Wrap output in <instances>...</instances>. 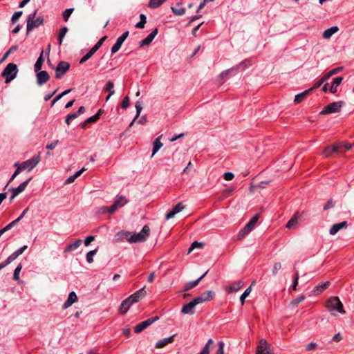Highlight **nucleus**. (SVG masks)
<instances>
[{
    "label": "nucleus",
    "instance_id": "obj_15",
    "mask_svg": "<svg viewBox=\"0 0 354 354\" xmlns=\"http://www.w3.org/2000/svg\"><path fill=\"white\" fill-rule=\"evenodd\" d=\"M78 300L77 296L74 291H72L69 293L66 301L64 303L62 306V308L64 310L67 309L70 306H71L74 303L77 302Z\"/></svg>",
    "mask_w": 354,
    "mask_h": 354
},
{
    "label": "nucleus",
    "instance_id": "obj_28",
    "mask_svg": "<svg viewBox=\"0 0 354 354\" xmlns=\"http://www.w3.org/2000/svg\"><path fill=\"white\" fill-rule=\"evenodd\" d=\"M298 218H299V213H295L293 216L288 221V222L286 224V227L288 229H292L296 227L298 224Z\"/></svg>",
    "mask_w": 354,
    "mask_h": 354
},
{
    "label": "nucleus",
    "instance_id": "obj_6",
    "mask_svg": "<svg viewBox=\"0 0 354 354\" xmlns=\"http://www.w3.org/2000/svg\"><path fill=\"white\" fill-rule=\"evenodd\" d=\"M344 105L345 102L344 101H338L330 103L322 109V111L320 112V114L325 115L339 113Z\"/></svg>",
    "mask_w": 354,
    "mask_h": 354
},
{
    "label": "nucleus",
    "instance_id": "obj_9",
    "mask_svg": "<svg viewBox=\"0 0 354 354\" xmlns=\"http://www.w3.org/2000/svg\"><path fill=\"white\" fill-rule=\"evenodd\" d=\"M159 319V317L155 316L150 317L143 322H141L138 324L134 326V332L136 333H140L142 331H143L145 328L151 326L153 323H154L156 321Z\"/></svg>",
    "mask_w": 354,
    "mask_h": 354
},
{
    "label": "nucleus",
    "instance_id": "obj_39",
    "mask_svg": "<svg viewBox=\"0 0 354 354\" xmlns=\"http://www.w3.org/2000/svg\"><path fill=\"white\" fill-rule=\"evenodd\" d=\"M113 203H115L118 207L120 208L124 206V205L127 203V201L125 197L122 196H118Z\"/></svg>",
    "mask_w": 354,
    "mask_h": 354
},
{
    "label": "nucleus",
    "instance_id": "obj_52",
    "mask_svg": "<svg viewBox=\"0 0 354 354\" xmlns=\"http://www.w3.org/2000/svg\"><path fill=\"white\" fill-rule=\"evenodd\" d=\"M22 269L21 264H19L14 270L13 279L18 281L19 279V273Z\"/></svg>",
    "mask_w": 354,
    "mask_h": 354
},
{
    "label": "nucleus",
    "instance_id": "obj_8",
    "mask_svg": "<svg viewBox=\"0 0 354 354\" xmlns=\"http://www.w3.org/2000/svg\"><path fill=\"white\" fill-rule=\"evenodd\" d=\"M215 297V292L212 290H207L202 292L200 295L195 297L194 301L196 304V305L203 304L204 302H207L214 299Z\"/></svg>",
    "mask_w": 354,
    "mask_h": 354
},
{
    "label": "nucleus",
    "instance_id": "obj_56",
    "mask_svg": "<svg viewBox=\"0 0 354 354\" xmlns=\"http://www.w3.org/2000/svg\"><path fill=\"white\" fill-rule=\"evenodd\" d=\"M129 96H126L124 97V99L122 101L121 107L123 109H126L127 108L129 107Z\"/></svg>",
    "mask_w": 354,
    "mask_h": 354
},
{
    "label": "nucleus",
    "instance_id": "obj_22",
    "mask_svg": "<svg viewBox=\"0 0 354 354\" xmlns=\"http://www.w3.org/2000/svg\"><path fill=\"white\" fill-rule=\"evenodd\" d=\"M26 248H27L26 245H24L23 247L19 248L16 251L12 252L10 255H9L6 259L10 263L15 259H16L19 255H21L25 251V250Z\"/></svg>",
    "mask_w": 354,
    "mask_h": 354
},
{
    "label": "nucleus",
    "instance_id": "obj_7",
    "mask_svg": "<svg viewBox=\"0 0 354 354\" xmlns=\"http://www.w3.org/2000/svg\"><path fill=\"white\" fill-rule=\"evenodd\" d=\"M259 220V215H255L245 226L239 232L238 234V239H243L254 227L255 224Z\"/></svg>",
    "mask_w": 354,
    "mask_h": 354
},
{
    "label": "nucleus",
    "instance_id": "obj_38",
    "mask_svg": "<svg viewBox=\"0 0 354 354\" xmlns=\"http://www.w3.org/2000/svg\"><path fill=\"white\" fill-rule=\"evenodd\" d=\"M68 30V29L66 26H64L59 30V33H58V38H57L59 45H61L62 44L63 39L64 38Z\"/></svg>",
    "mask_w": 354,
    "mask_h": 354
},
{
    "label": "nucleus",
    "instance_id": "obj_11",
    "mask_svg": "<svg viewBox=\"0 0 354 354\" xmlns=\"http://www.w3.org/2000/svg\"><path fill=\"white\" fill-rule=\"evenodd\" d=\"M257 354H273L266 340L262 339L259 341L257 348Z\"/></svg>",
    "mask_w": 354,
    "mask_h": 354
},
{
    "label": "nucleus",
    "instance_id": "obj_16",
    "mask_svg": "<svg viewBox=\"0 0 354 354\" xmlns=\"http://www.w3.org/2000/svg\"><path fill=\"white\" fill-rule=\"evenodd\" d=\"M146 295V291L145 290V288H142L140 290H138V291H136V292H134L133 294H132L131 295H130L128 298L129 300H130L131 301H132V304H133L134 303H136L138 302L140 299L144 297Z\"/></svg>",
    "mask_w": 354,
    "mask_h": 354
},
{
    "label": "nucleus",
    "instance_id": "obj_36",
    "mask_svg": "<svg viewBox=\"0 0 354 354\" xmlns=\"http://www.w3.org/2000/svg\"><path fill=\"white\" fill-rule=\"evenodd\" d=\"M214 344V341L212 339H209L205 346L203 348L202 351L198 354H209L210 353V347Z\"/></svg>",
    "mask_w": 354,
    "mask_h": 354
},
{
    "label": "nucleus",
    "instance_id": "obj_48",
    "mask_svg": "<svg viewBox=\"0 0 354 354\" xmlns=\"http://www.w3.org/2000/svg\"><path fill=\"white\" fill-rule=\"evenodd\" d=\"M252 290V286H250L249 288H248L241 295L240 297V301L241 305H243L245 303V298L250 295Z\"/></svg>",
    "mask_w": 354,
    "mask_h": 354
},
{
    "label": "nucleus",
    "instance_id": "obj_40",
    "mask_svg": "<svg viewBox=\"0 0 354 354\" xmlns=\"http://www.w3.org/2000/svg\"><path fill=\"white\" fill-rule=\"evenodd\" d=\"M166 0H149L148 7L150 8H157L160 6Z\"/></svg>",
    "mask_w": 354,
    "mask_h": 354
},
{
    "label": "nucleus",
    "instance_id": "obj_45",
    "mask_svg": "<svg viewBox=\"0 0 354 354\" xmlns=\"http://www.w3.org/2000/svg\"><path fill=\"white\" fill-rule=\"evenodd\" d=\"M306 299L305 296L304 295H301L298 297H297L296 299L292 300L290 303V305L292 307V308H295L297 307L301 302H302L303 301H304V299Z\"/></svg>",
    "mask_w": 354,
    "mask_h": 354
},
{
    "label": "nucleus",
    "instance_id": "obj_14",
    "mask_svg": "<svg viewBox=\"0 0 354 354\" xmlns=\"http://www.w3.org/2000/svg\"><path fill=\"white\" fill-rule=\"evenodd\" d=\"M36 77L37 84L41 86L49 80L50 75L46 71H39L36 74Z\"/></svg>",
    "mask_w": 354,
    "mask_h": 354
},
{
    "label": "nucleus",
    "instance_id": "obj_12",
    "mask_svg": "<svg viewBox=\"0 0 354 354\" xmlns=\"http://www.w3.org/2000/svg\"><path fill=\"white\" fill-rule=\"evenodd\" d=\"M129 36V31L124 32L121 36H120L117 40L115 44L111 48V54H115L117 53L120 48H121V46L122 45L123 42L125 41V39Z\"/></svg>",
    "mask_w": 354,
    "mask_h": 354
},
{
    "label": "nucleus",
    "instance_id": "obj_33",
    "mask_svg": "<svg viewBox=\"0 0 354 354\" xmlns=\"http://www.w3.org/2000/svg\"><path fill=\"white\" fill-rule=\"evenodd\" d=\"M246 63H247L246 61L245 62H243L239 65L222 72L221 74V77H223L224 76L227 75L228 74H230L233 71H237L240 67H244V68L248 67V64Z\"/></svg>",
    "mask_w": 354,
    "mask_h": 354
},
{
    "label": "nucleus",
    "instance_id": "obj_42",
    "mask_svg": "<svg viewBox=\"0 0 354 354\" xmlns=\"http://www.w3.org/2000/svg\"><path fill=\"white\" fill-rule=\"evenodd\" d=\"M113 87H114L113 82L111 81H108L106 86L104 87V90L105 91L109 92V96H112L115 93Z\"/></svg>",
    "mask_w": 354,
    "mask_h": 354
},
{
    "label": "nucleus",
    "instance_id": "obj_18",
    "mask_svg": "<svg viewBox=\"0 0 354 354\" xmlns=\"http://www.w3.org/2000/svg\"><path fill=\"white\" fill-rule=\"evenodd\" d=\"M243 286V282L242 281H237L226 286L225 290L228 293H233L237 292Z\"/></svg>",
    "mask_w": 354,
    "mask_h": 354
},
{
    "label": "nucleus",
    "instance_id": "obj_47",
    "mask_svg": "<svg viewBox=\"0 0 354 354\" xmlns=\"http://www.w3.org/2000/svg\"><path fill=\"white\" fill-rule=\"evenodd\" d=\"M97 250L95 249V250H91L89 251L86 255V261L88 263H91L93 262V256L97 253Z\"/></svg>",
    "mask_w": 354,
    "mask_h": 354
},
{
    "label": "nucleus",
    "instance_id": "obj_55",
    "mask_svg": "<svg viewBox=\"0 0 354 354\" xmlns=\"http://www.w3.org/2000/svg\"><path fill=\"white\" fill-rule=\"evenodd\" d=\"M224 342L221 341L218 342V348L216 351L215 354H223L224 353Z\"/></svg>",
    "mask_w": 354,
    "mask_h": 354
},
{
    "label": "nucleus",
    "instance_id": "obj_2",
    "mask_svg": "<svg viewBox=\"0 0 354 354\" xmlns=\"http://www.w3.org/2000/svg\"><path fill=\"white\" fill-rule=\"evenodd\" d=\"M40 156L39 155L34 156L30 159H28L24 162H17L14 164V166H20L23 170L27 169L28 171H32L39 162Z\"/></svg>",
    "mask_w": 354,
    "mask_h": 354
},
{
    "label": "nucleus",
    "instance_id": "obj_17",
    "mask_svg": "<svg viewBox=\"0 0 354 354\" xmlns=\"http://www.w3.org/2000/svg\"><path fill=\"white\" fill-rule=\"evenodd\" d=\"M157 34L158 28H155L149 35H148V36L146 38H145L139 42L140 47L149 45L152 42V41L153 40Z\"/></svg>",
    "mask_w": 354,
    "mask_h": 354
},
{
    "label": "nucleus",
    "instance_id": "obj_43",
    "mask_svg": "<svg viewBox=\"0 0 354 354\" xmlns=\"http://www.w3.org/2000/svg\"><path fill=\"white\" fill-rule=\"evenodd\" d=\"M97 120H99V114H95L94 115L89 117L87 118L82 124V127L85 128L87 124L91 122H95Z\"/></svg>",
    "mask_w": 354,
    "mask_h": 354
},
{
    "label": "nucleus",
    "instance_id": "obj_54",
    "mask_svg": "<svg viewBox=\"0 0 354 354\" xmlns=\"http://www.w3.org/2000/svg\"><path fill=\"white\" fill-rule=\"evenodd\" d=\"M135 106H136V115L135 118H133V121H136V120L139 117V115L142 111V109L141 103L140 102H136Z\"/></svg>",
    "mask_w": 354,
    "mask_h": 354
},
{
    "label": "nucleus",
    "instance_id": "obj_61",
    "mask_svg": "<svg viewBox=\"0 0 354 354\" xmlns=\"http://www.w3.org/2000/svg\"><path fill=\"white\" fill-rule=\"evenodd\" d=\"M193 168V165L191 161H189L187 165V167L183 169L182 172V175H185V174H187L190 171H192Z\"/></svg>",
    "mask_w": 354,
    "mask_h": 354
},
{
    "label": "nucleus",
    "instance_id": "obj_13",
    "mask_svg": "<svg viewBox=\"0 0 354 354\" xmlns=\"http://www.w3.org/2000/svg\"><path fill=\"white\" fill-rule=\"evenodd\" d=\"M196 306V304L192 299L190 302H189L187 304H185L181 308V313L184 315H192L195 313V307Z\"/></svg>",
    "mask_w": 354,
    "mask_h": 354
},
{
    "label": "nucleus",
    "instance_id": "obj_60",
    "mask_svg": "<svg viewBox=\"0 0 354 354\" xmlns=\"http://www.w3.org/2000/svg\"><path fill=\"white\" fill-rule=\"evenodd\" d=\"M337 145L339 147V150L342 148H344L346 150H349L353 147V144H351V143L344 144V143L340 142V143H337Z\"/></svg>",
    "mask_w": 354,
    "mask_h": 354
},
{
    "label": "nucleus",
    "instance_id": "obj_27",
    "mask_svg": "<svg viewBox=\"0 0 354 354\" xmlns=\"http://www.w3.org/2000/svg\"><path fill=\"white\" fill-rule=\"evenodd\" d=\"M162 136V135H160L159 137H158L153 141L151 157H153L159 151V149L162 147V143L160 142V139H161Z\"/></svg>",
    "mask_w": 354,
    "mask_h": 354
},
{
    "label": "nucleus",
    "instance_id": "obj_62",
    "mask_svg": "<svg viewBox=\"0 0 354 354\" xmlns=\"http://www.w3.org/2000/svg\"><path fill=\"white\" fill-rule=\"evenodd\" d=\"M95 240V236H92V235H90V236H88L85 239H84V243L86 246H88V245H90V243L93 241Z\"/></svg>",
    "mask_w": 354,
    "mask_h": 354
},
{
    "label": "nucleus",
    "instance_id": "obj_24",
    "mask_svg": "<svg viewBox=\"0 0 354 354\" xmlns=\"http://www.w3.org/2000/svg\"><path fill=\"white\" fill-rule=\"evenodd\" d=\"M330 285V281H326L324 283H319L313 290V293L315 295H319L322 292H324L326 288H328Z\"/></svg>",
    "mask_w": 354,
    "mask_h": 354
},
{
    "label": "nucleus",
    "instance_id": "obj_25",
    "mask_svg": "<svg viewBox=\"0 0 354 354\" xmlns=\"http://www.w3.org/2000/svg\"><path fill=\"white\" fill-rule=\"evenodd\" d=\"M174 337H175V335H171L170 337H165V338H163L160 340H159L156 344V346L155 347L157 348H162L164 346H165L166 345H167L168 344L174 342Z\"/></svg>",
    "mask_w": 354,
    "mask_h": 354
},
{
    "label": "nucleus",
    "instance_id": "obj_41",
    "mask_svg": "<svg viewBox=\"0 0 354 354\" xmlns=\"http://www.w3.org/2000/svg\"><path fill=\"white\" fill-rule=\"evenodd\" d=\"M199 283V280H195L193 281H190L189 283H185L184 288L182 289V292H187L189 290L196 287Z\"/></svg>",
    "mask_w": 354,
    "mask_h": 354
},
{
    "label": "nucleus",
    "instance_id": "obj_53",
    "mask_svg": "<svg viewBox=\"0 0 354 354\" xmlns=\"http://www.w3.org/2000/svg\"><path fill=\"white\" fill-rule=\"evenodd\" d=\"M203 246V243H200L198 241H194L192 243L190 248L188 250V254H189L193 250L196 248H202Z\"/></svg>",
    "mask_w": 354,
    "mask_h": 354
},
{
    "label": "nucleus",
    "instance_id": "obj_35",
    "mask_svg": "<svg viewBox=\"0 0 354 354\" xmlns=\"http://www.w3.org/2000/svg\"><path fill=\"white\" fill-rule=\"evenodd\" d=\"M85 170L84 168H82V169L77 171V172L75 173V174L69 176L65 181V184L66 185H68V184H71L72 183H73L75 181V180L78 178L82 173L83 171Z\"/></svg>",
    "mask_w": 354,
    "mask_h": 354
},
{
    "label": "nucleus",
    "instance_id": "obj_29",
    "mask_svg": "<svg viewBox=\"0 0 354 354\" xmlns=\"http://www.w3.org/2000/svg\"><path fill=\"white\" fill-rule=\"evenodd\" d=\"M338 151H339V147L337 144H335L330 147V146L326 147L324 149V153L328 157V156H330L333 153H335V152H338Z\"/></svg>",
    "mask_w": 354,
    "mask_h": 354
},
{
    "label": "nucleus",
    "instance_id": "obj_64",
    "mask_svg": "<svg viewBox=\"0 0 354 354\" xmlns=\"http://www.w3.org/2000/svg\"><path fill=\"white\" fill-rule=\"evenodd\" d=\"M234 175L232 172H225L223 174V178L225 180H231L234 178Z\"/></svg>",
    "mask_w": 354,
    "mask_h": 354
},
{
    "label": "nucleus",
    "instance_id": "obj_3",
    "mask_svg": "<svg viewBox=\"0 0 354 354\" xmlns=\"http://www.w3.org/2000/svg\"><path fill=\"white\" fill-rule=\"evenodd\" d=\"M150 234L149 226L145 225L138 233H133L130 237V243H141L147 240Z\"/></svg>",
    "mask_w": 354,
    "mask_h": 354
},
{
    "label": "nucleus",
    "instance_id": "obj_5",
    "mask_svg": "<svg viewBox=\"0 0 354 354\" xmlns=\"http://www.w3.org/2000/svg\"><path fill=\"white\" fill-rule=\"evenodd\" d=\"M326 307L330 311L335 310L341 314L345 313L343 304L337 297H330L326 301Z\"/></svg>",
    "mask_w": 354,
    "mask_h": 354
},
{
    "label": "nucleus",
    "instance_id": "obj_51",
    "mask_svg": "<svg viewBox=\"0 0 354 354\" xmlns=\"http://www.w3.org/2000/svg\"><path fill=\"white\" fill-rule=\"evenodd\" d=\"M177 214V204L174 205L173 207H172V210L169 212H168L166 215H165V219L166 220H169L173 217H174V216Z\"/></svg>",
    "mask_w": 354,
    "mask_h": 354
},
{
    "label": "nucleus",
    "instance_id": "obj_57",
    "mask_svg": "<svg viewBox=\"0 0 354 354\" xmlns=\"http://www.w3.org/2000/svg\"><path fill=\"white\" fill-rule=\"evenodd\" d=\"M22 15V11H17L14 13L12 16L11 21L12 23L17 21Z\"/></svg>",
    "mask_w": 354,
    "mask_h": 354
},
{
    "label": "nucleus",
    "instance_id": "obj_63",
    "mask_svg": "<svg viewBox=\"0 0 354 354\" xmlns=\"http://www.w3.org/2000/svg\"><path fill=\"white\" fill-rule=\"evenodd\" d=\"M58 142H59V141L57 140H55L54 142H52L46 145V149H50V150L54 149L57 147Z\"/></svg>",
    "mask_w": 354,
    "mask_h": 354
},
{
    "label": "nucleus",
    "instance_id": "obj_31",
    "mask_svg": "<svg viewBox=\"0 0 354 354\" xmlns=\"http://www.w3.org/2000/svg\"><path fill=\"white\" fill-rule=\"evenodd\" d=\"M97 50L98 49L97 48V47L93 46L91 48V50L81 58V59L80 60V64H82L86 62L88 59H89Z\"/></svg>",
    "mask_w": 354,
    "mask_h": 354
},
{
    "label": "nucleus",
    "instance_id": "obj_19",
    "mask_svg": "<svg viewBox=\"0 0 354 354\" xmlns=\"http://www.w3.org/2000/svg\"><path fill=\"white\" fill-rule=\"evenodd\" d=\"M31 180H32V177L29 178L26 180L21 183L18 187L12 188L11 192H13L14 196H17L20 193L23 192L26 189V187L28 186L29 182Z\"/></svg>",
    "mask_w": 354,
    "mask_h": 354
},
{
    "label": "nucleus",
    "instance_id": "obj_58",
    "mask_svg": "<svg viewBox=\"0 0 354 354\" xmlns=\"http://www.w3.org/2000/svg\"><path fill=\"white\" fill-rule=\"evenodd\" d=\"M281 268V263L279 262H277L274 264L273 269H272V274L274 276H275L278 271Z\"/></svg>",
    "mask_w": 354,
    "mask_h": 354
},
{
    "label": "nucleus",
    "instance_id": "obj_59",
    "mask_svg": "<svg viewBox=\"0 0 354 354\" xmlns=\"http://www.w3.org/2000/svg\"><path fill=\"white\" fill-rule=\"evenodd\" d=\"M77 118V115H76V114H75V113H70V114H68V115L66 116V120H65V122H66V123L67 124H69L71 120H74V119H75V118Z\"/></svg>",
    "mask_w": 354,
    "mask_h": 354
},
{
    "label": "nucleus",
    "instance_id": "obj_23",
    "mask_svg": "<svg viewBox=\"0 0 354 354\" xmlns=\"http://www.w3.org/2000/svg\"><path fill=\"white\" fill-rule=\"evenodd\" d=\"M342 80L343 77H337L334 78L332 84L329 88V91L333 94L336 93L337 92L338 86L342 83Z\"/></svg>",
    "mask_w": 354,
    "mask_h": 354
},
{
    "label": "nucleus",
    "instance_id": "obj_30",
    "mask_svg": "<svg viewBox=\"0 0 354 354\" xmlns=\"http://www.w3.org/2000/svg\"><path fill=\"white\" fill-rule=\"evenodd\" d=\"M310 92H311L310 90L308 89L298 95H296L295 97L294 102L296 104H299L310 94Z\"/></svg>",
    "mask_w": 354,
    "mask_h": 354
},
{
    "label": "nucleus",
    "instance_id": "obj_49",
    "mask_svg": "<svg viewBox=\"0 0 354 354\" xmlns=\"http://www.w3.org/2000/svg\"><path fill=\"white\" fill-rule=\"evenodd\" d=\"M16 224H17V222L12 221L9 224H8L6 227H4L3 229L0 230V237L6 232H7V231L10 230V229H12Z\"/></svg>",
    "mask_w": 354,
    "mask_h": 354
},
{
    "label": "nucleus",
    "instance_id": "obj_10",
    "mask_svg": "<svg viewBox=\"0 0 354 354\" xmlns=\"http://www.w3.org/2000/svg\"><path fill=\"white\" fill-rule=\"evenodd\" d=\"M70 68V64L64 61L58 63L55 68V77L60 79Z\"/></svg>",
    "mask_w": 354,
    "mask_h": 354
},
{
    "label": "nucleus",
    "instance_id": "obj_50",
    "mask_svg": "<svg viewBox=\"0 0 354 354\" xmlns=\"http://www.w3.org/2000/svg\"><path fill=\"white\" fill-rule=\"evenodd\" d=\"M74 9L73 8H68V9H66L63 13H62V17H63V19L66 22L68 21L70 16L71 15V14L73 13Z\"/></svg>",
    "mask_w": 354,
    "mask_h": 354
},
{
    "label": "nucleus",
    "instance_id": "obj_1",
    "mask_svg": "<svg viewBox=\"0 0 354 354\" xmlns=\"http://www.w3.org/2000/svg\"><path fill=\"white\" fill-rule=\"evenodd\" d=\"M37 10H35L32 13L28 15L27 19V31L29 32L32 29L39 27L44 23V17L39 16L35 19Z\"/></svg>",
    "mask_w": 354,
    "mask_h": 354
},
{
    "label": "nucleus",
    "instance_id": "obj_20",
    "mask_svg": "<svg viewBox=\"0 0 354 354\" xmlns=\"http://www.w3.org/2000/svg\"><path fill=\"white\" fill-rule=\"evenodd\" d=\"M348 227V223L346 221H342L339 223L334 224L330 229V234L331 235H335L337 234L340 230L346 228Z\"/></svg>",
    "mask_w": 354,
    "mask_h": 354
},
{
    "label": "nucleus",
    "instance_id": "obj_4",
    "mask_svg": "<svg viewBox=\"0 0 354 354\" xmlns=\"http://www.w3.org/2000/svg\"><path fill=\"white\" fill-rule=\"evenodd\" d=\"M17 66L14 63L8 64L2 72V76L6 77V83L14 80L17 74Z\"/></svg>",
    "mask_w": 354,
    "mask_h": 354
},
{
    "label": "nucleus",
    "instance_id": "obj_26",
    "mask_svg": "<svg viewBox=\"0 0 354 354\" xmlns=\"http://www.w3.org/2000/svg\"><path fill=\"white\" fill-rule=\"evenodd\" d=\"M82 243V240L77 239L74 243H70L64 250V252H70L77 250Z\"/></svg>",
    "mask_w": 354,
    "mask_h": 354
},
{
    "label": "nucleus",
    "instance_id": "obj_44",
    "mask_svg": "<svg viewBox=\"0 0 354 354\" xmlns=\"http://www.w3.org/2000/svg\"><path fill=\"white\" fill-rule=\"evenodd\" d=\"M71 91V89H67V90H65L64 91H63L62 93H61L60 94H59L58 95H57L53 100V101L51 102V104H50V106H53L54 104L59 100H60L62 97H64V95H67L68 93H69Z\"/></svg>",
    "mask_w": 354,
    "mask_h": 354
},
{
    "label": "nucleus",
    "instance_id": "obj_34",
    "mask_svg": "<svg viewBox=\"0 0 354 354\" xmlns=\"http://www.w3.org/2000/svg\"><path fill=\"white\" fill-rule=\"evenodd\" d=\"M338 28L337 26H333L327 30H326L323 32V37L324 39H329L333 34L338 31Z\"/></svg>",
    "mask_w": 354,
    "mask_h": 354
},
{
    "label": "nucleus",
    "instance_id": "obj_21",
    "mask_svg": "<svg viewBox=\"0 0 354 354\" xmlns=\"http://www.w3.org/2000/svg\"><path fill=\"white\" fill-rule=\"evenodd\" d=\"M131 305H133L132 301L129 300L128 298L125 299L119 307L120 314L124 315L127 313Z\"/></svg>",
    "mask_w": 354,
    "mask_h": 354
},
{
    "label": "nucleus",
    "instance_id": "obj_46",
    "mask_svg": "<svg viewBox=\"0 0 354 354\" xmlns=\"http://www.w3.org/2000/svg\"><path fill=\"white\" fill-rule=\"evenodd\" d=\"M147 22V17L144 14L140 15V21L136 24L137 28H143Z\"/></svg>",
    "mask_w": 354,
    "mask_h": 354
},
{
    "label": "nucleus",
    "instance_id": "obj_32",
    "mask_svg": "<svg viewBox=\"0 0 354 354\" xmlns=\"http://www.w3.org/2000/svg\"><path fill=\"white\" fill-rule=\"evenodd\" d=\"M43 53H44V52L42 50L40 53V55L39 56V57L37 58V59L35 64L34 70H35V73H37L39 71H40L41 69L43 63L44 62Z\"/></svg>",
    "mask_w": 354,
    "mask_h": 354
},
{
    "label": "nucleus",
    "instance_id": "obj_37",
    "mask_svg": "<svg viewBox=\"0 0 354 354\" xmlns=\"http://www.w3.org/2000/svg\"><path fill=\"white\" fill-rule=\"evenodd\" d=\"M132 236V233L128 231H121L117 234V236L118 239H126L128 242L130 243V237Z\"/></svg>",
    "mask_w": 354,
    "mask_h": 354
}]
</instances>
